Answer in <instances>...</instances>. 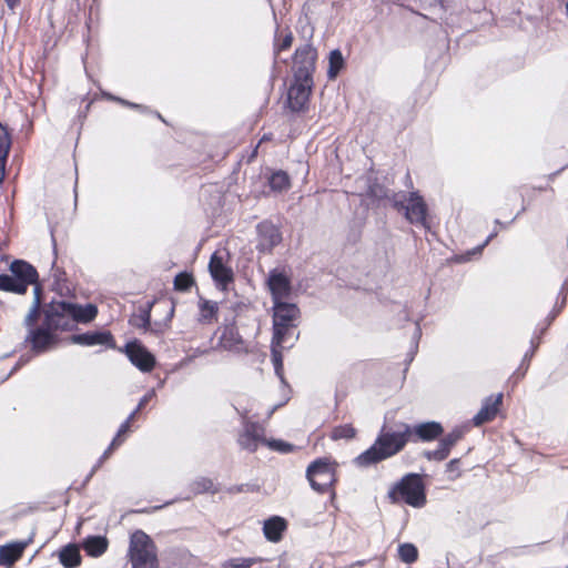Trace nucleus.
I'll return each mask as SVG.
<instances>
[{
  "label": "nucleus",
  "mask_w": 568,
  "mask_h": 568,
  "mask_svg": "<svg viewBox=\"0 0 568 568\" xmlns=\"http://www.w3.org/2000/svg\"><path fill=\"white\" fill-rule=\"evenodd\" d=\"M412 435V427L405 423L396 424L395 428H384L374 444L358 455L354 462L359 467H367L390 458L404 449Z\"/></svg>",
  "instance_id": "1"
},
{
  "label": "nucleus",
  "mask_w": 568,
  "mask_h": 568,
  "mask_svg": "<svg viewBox=\"0 0 568 568\" xmlns=\"http://www.w3.org/2000/svg\"><path fill=\"white\" fill-rule=\"evenodd\" d=\"M128 558L131 568H161L158 547L152 538L142 530L131 534Z\"/></svg>",
  "instance_id": "2"
},
{
  "label": "nucleus",
  "mask_w": 568,
  "mask_h": 568,
  "mask_svg": "<svg viewBox=\"0 0 568 568\" xmlns=\"http://www.w3.org/2000/svg\"><path fill=\"white\" fill-rule=\"evenodd\" d=\"M394 499H402L409 506L419 508L426 503L425 488L420 476L409 474L405 476L390 493Z\"/></svg>",
  "instance_id": "3"
},
{
  "label": "nucleus",
  "mask_w": 568,
  "mask_h": 568,
  "mask_svg": "<svg viewBox=\"0 0 568 568\" xmlns=\"http://www.w3.org/2000/svg\"><path fill=\"white\" fill-rule=\"evenodd\" d=\"M312 488L318 493L328 490L335 483V464L328 458L313 462L306 469Z\"/></svg>",
  "instance_id": "4"
},
{
  "label": "nucleus",
  "mask_w": 568,
  "mask_h": 568,
  "mask_svg": "<svg viewBox=\"0 0 568 568\" xmlns=\"http://www.w3.org/2000/svg\"><path fill=\"white\" fill-rule=\"evenodd\" d=\"M273 310L274 343L280 345L284 342V335L290 324L297 317L298 308L295 304L284 300L274 303Z\"/></svg>",
  "instance_id": "5"
},
{
  "label": "nucleus",
  "mask_w": 568,
  "mask_h": 568,
  "mask_svg": "<svg viewBox=\"0 0 568 568\" xmlns=\"http://www.w3.org/2000/svg\"><path fill=\"white\" fill-rule=\"evenodd\" d=\"M313 79L305 72H295L294 83L288 90V104L293 111L303 110L312 92Z\"/></svg>",
  "instance_id": "6"
},
{
  "label": "nucleus",
  "mask_w": 568,
  "mask_h": 568,
  "mask_svg": "<svg viewBox=\"0 0 568 568\" xmlns=\"http://www.w3.org/2000/svg\"><path fill=\"white\" fill-rule=\"evenodd\" d=\"M72 317L69 315L67 302H53L45 312V326L48 329L65 331L70 327Z\"/></svg>",
  "instance_id": "7"
},
{
  "label": "nucleus",
  "mask_w": 568,
  "mask_h": 568,
  "mask_svg": "<svg viewBox=\"0 0 568 568\" xmlns=\"http://www.w3.org/2000/svg\"><path fill=\"white\" fill-rule=\"evenodd\" d=\"M267 286L272 294L273 303L288 300L291 295V282L285 272L272 270L267 277Z\"/></svg>",
  "instance_id": "8"
},
{
  "label": "nucleus",
  "mask_w": 568,
  "mask_h": 568,
  "mask_svg": "<svg viewBox=\"0 0 568 568\" xmlns=\"http://www.w3.org/2000/svg\"><path fill=\"white\" fill-rule=\"evenodd\" d=\"M125 353L133 365L142 372H150L155 365L154 356L136 342L128 343Z\"/></svg>",
  "instance_id": "9"
},
{
  "label": "nucleus",
  "mask_w": 568,
  "mask_h": 568,
  "mask_svg": "<svg viewBox=\"0 0 568 568\" xmlns=\"http://www.w3.org/2000/svg\"><path fill=\"white\" fill-rule=\"evenodd\" d=\"M239 444L250 452L256 450L260 444L266 445L264 428L256 423H246L239 437Z\"/></svg>",
  "instance_id": "10"
},
{
  "label": "nucleus",
  "mask_w": 568,
  "mask_h": 568,
  "mask_svg": "<svg viewBox=\"0 0 568 568\" xmlns=\"http://www.w3.org/2000/svg\"><path fill=\"white\" fill-rule=\"evenodd\" d=\"M426 213L427 207L423 197L418 193L413 192L405 206L406 219L410 223L426 226Z\"/></svg>",
  "instance_id": "11"
},
{
  "label": "nucleus",
  "mask_w": 568,
  "mask_h": 568,
  "mask_svg": "<svg viewBox=\"0 0 568 568\" xmlns=\"http://www.w3.org/2000/svg\"><path fill=\"white\" fill-rule=\"evenodd\" d=\"M210 273L213 280L222 286H225L233 280V271L229 267L221 255L214 253L209 264Z\"/></svg>",
  "instance_id": "12"
},
{
  "label": "nucleus",
  "mask_w": 568,
  "mask_h": 568,
  "mask_svg": "<svg viewBox=\"0 0 568 568\" xmlns=\"http://www.w3.org/2000/svg\"><path fill=\"white\" fill-rule=\"evenodd\" d=\"M70 342L82 346L109 345L112 347V335L108 332H88L72 335Z\"/></svg>",
  "instance_id": "13"
},
{
  "label": "nucleus",
  "mask_w": 568,
  "mask_h": 568,
  "mask_svg": "<svg viewBox=\"0 0 568 568\" xmlns=\"http://www.w3.org/2000/svg\"><path fill=\"white\" fill-rule=\"evenodd\" d=\"M260 241L257 248L262 252H270L281 240L280 231L272 224L263 223L258 227Z\"/></svg>",
  "instance_id": "14"
},
{
  "label": "nucleus",
  "mask_w": 568,
  "mask_h": 568,
  "mask_svg": "<svg viewBox=\"0 0 568 568\" xmlns=\"http://www.w3.org/2000/svg\"><path fill=\"white\" fill-rule=\"evenodd\" d=\"M294 63L297 67L295 72L307 71L312 75L315 67V52L310 44H305L295 51Z\"/></svg>",
  "instance_id": "15"
},
{
  "label": "nucleus",
  "mask_w": 568,
  "mask_h": 568,
  "mask_svg": "<svg viewBox=\"0 0 568 568\" xmlns=\"http://www.w3.org/2000/svg\"><path fill=\"white\" fill-rule=\"evenodd\" d=\"M10 272L17 280H20L27 286L34 284L37 281L36 268L24 261L18 260L12 262L10 265Z\"/></svg>",
  "instance_id": "16"
},
{
  "label": "nucleus",
  "mask_w": 568,
  "mask_h": 568,
  "mask_svg": "<svg viewBox=\"0 0 568 568\" xmlns=\"http://www.w3.org/2000/svg\"><path fill=\"white\" fill-rule=\"evenodd\" d=\"M28 541L12 542L0 547V566H11L23 554Z\"/></svg>",
  "instance_id": "17"
},
{
  "label": "nucleus",
  "mask_w": 568,
  "mask_h": 568,
  "mask_svg": "<svg viewBox=\"0 0 568 568\" xmlns=\"http://www.w3.org/2000/svg\"><path fill=\"white\" fill-rule=\"evenodd\" d=\"M69 315L72 317L73 322L88 323L91 322L98 314V308L93 304H72L67 303Z\"/></svg>",
  "instance_id": "18"
},
{
  "label": "nucleus",
  "mask_w": 568,
  "mask_h": 568,
  "mask_svg": "<svg viewBox=\"0 0 568 568\" xmlns=\"http://www.w3.org/2000/svg\"><path fill=\"white\" fill-rule=\"evenodd\" d=\"M286 529V521L282 517L274 516L265 520L263 532L267 540L277 542L282 538V534Z\"/></svg>",
  "instance_id": "19"
},
{
  "label": "nucleus",
  "mask_w": 568,
  "mask_h": 568,
  "mask_svg": "<svg viewBox=\"0 0 568 568\" xmlns=\"http://www.w3.org/2000/svg\"><path fill=\"white\" fill-rule=\"evenodd\" d=\"M108 539L102 536L88 537L83 542V549L91 557H100L108 549Z\"/></svg>",
  "instance_id": "20"
},
{
  "label": "nucleus",
  "mask_w": 568,
  "mask_h": 568,
  "mask_svg": "<svg viewBox=\"0 0 568 568\" xmlns=\"http://www.w3.org/2000/svg\"><path fill=\"white\" fill-rule=\"evenodd\" d=\"M51 331L48 327L33 331L31 335L32 347L37 351H44L54 344L55 339Z\"/></svg>",
  "instance_id": "21"
},
{
  "label": "nucleus",
  "mask_w": 568,
  "mask_h": 568,
  "mask_svg": "<svg viewBox=\"0 0 568 568\" xmlns=\"http://www.w3.org/2000/svg\"><path fill=\"white\" fill-rule=\"evenodd\" d=\"M412 429L413 434L417 435L422 440H432L443 432V427L436 422L423 423Z\"/></svg>",
  "instance_id": "22"
},
{
  "label": "nucleus",
  "mask_w": 568,
  "mask_h": 568,
  "mask_svg": "<svg viewBox=\"0 0 568 568\" xmlns=\"http://www.w3.org/2000/svg\"><path fill=\"white\" fill-rule=\"evenodd\" d=\"M59 559L64 568L78 567L81 562V556H80L78 547L74 545L65 546L59 552Z\"/></svg>",
  "instance_id": "23"
},
{
  "label": "nucleus",
  "mask_w": 568,
  "mask_h": 568,
  "mask_svg": "<svg viewBox=\"0 0 568 568\" xmlns=\"http://www.w3.org/2000/svg\"><path fill=\"white\" fill-rule=\"evenodd\" d=\"M11 145L7 129L0 123V182L4 179L6 162Z\"/></svg>",
  "instance_id": "24"
},
{
  "label": "nucleus",
  "mask_w": 568,
  "mask_h": 568,
  "mask_svg": "<svg viewBox=\"0 0 568 568\" xmlns=\"http://www.w3.org/2000/svg\"><path fill=\"white\" fill-rule=\"evenodd\" d=\"M28 286L20 280H17L12 274L0 275V291L24 294Z\"/></svg>",
  "instance_id": "25"
},
{
  "label": "nucleus",
  "mask_w": 568,
  "mask_h": 568,
  "mask_svg": "<svg viewBox=\"0 0 568 568\" xmlns=\"http://www.w3.org/2000/svg\"><path fill=\"white\" fill-rule=\"evenodd\" d=\"M200 322L212 323L216 321L217 303L201 298L199 302Z\"/></svg>",
  "instance_id": "26"
},
{
  "label": "nucleus",
  "mask_w": 568,
  "mask_h": 568,
  "mask_svg": "<svg viewBox=\"0 0 568 568\" xmlns=\"http://www.w3.org/2000/svg\"><path fill=\"white\" fill-rule=\"evenodd\" d=\"M268 184L275 192L286 191L291 185L290 178L284 171L274 172L268 179Z\"/></svg>",
  "instance_id": "27"
},
{
  "label": "nucleus",
  "mask_w": 568,
  "mask_h": 568,
  "mask_svg": "<svg viewBox=\"0 0 568 568\" xmlns=\"http://www.w3.org/2000/svg\"><path fill=\"white\" fill-rule=\"evenodd\" d=\"M327 75L329 79H335L344 67V58L339 50H333L329 53Z\"/></svg>",
  "instance_id": "28"
},
{
  "label": "nucleus",
  "mask_w": 568,
  "mask_h": 568,
  "mask_svg": "<svg viewBox=\"0 0 568 568\" xmlns=\"http://www.w3.org/2000/svg\"><path fill=\"white\" fill-rule=\"evenodd\" d=\"M497 414V399L489 406L483 407L474 417V424L476 426L491 419Z\"/></svg>",
  "instance_id": "29"
},
{
  "label": "nucleus",
  "mask_w": 568,
  "mask_h": 568,
  "mask_svg": "<svg viewBox=\"0 0 568 568\" xmlns=\"http://www.w3.org/2000/svg\"><path fill=\"white\" fill-rule=\"evenodd\" d=\"M398 555L402 561L412 564L416 561L418 557V550L413 544H402L398 547Z\"/></svg>",
  "instance_id": "30"
},
{
  "label": "nucleus",
  "mask_w": 568,
  "mask_h": 568,
  "mask_svg": "<svg viewBox=\"0 0 568 568\" xmlns=\"http://www.w3.org/2000/svg\"><path fill=\"white\" fill-rule=\"evenodd\" d=\"M260 558H232L223 564L224 568H251L254 564L261 561Z\"/></svg>",
  "instance_id": "31"
},
{
  "label": "nucleus",
  "mask_w": 568,
  "mask_h": 568,
  "mask_svg": "<svg viewBox=\"0 0 568 568\" xmlns=\"http://www.w3.org/2000/svg\"><path fill=\"white\" fill-rule=\"evenodd\" d=\"M356 430L352 425L337 426L332 432V438L337 439H351L355 437Z\"/></svg>",
  "instance_id": "32"
},
{
  "label": "nucleus",
  "mask_w": 568,
  "mask_h": 568,
  "mask_svg": "<svg viewBox=\"0 0 568 568\" xmlns=\"http://www.w3.org/2000/svg\"><path fill=\"white\" fill-rule=\"evenodd\" d=\"M193 285V278L187 273H180L174 278V287L178 291H187Z\"/></svg>",
  "instance_id": "33"
},
{
  "label": "nucleus",
  "mask_w": 568,
  "mask_h": 568,
  "mask_svg": "<svg viewBox=\"0 0 568 568\" xmlns=\"http://www.w3.org/2000/svg\"><path fill=\"white\" fill-rule=\"evenodd\" d=\"M272 343H273L272 356H273V363H274L275 372L281 377V379H283L282 373H281L282 367H283L282 354H281V351L278 349V347H281L282 344L277 345L276 343H274V339L272 341Z\"/></svg>",
  "instance_id": "34"
},
{
  "label": "nucleus",
  "mask_w": 568,
  "mask_h": 568,
  "mask_svg": "<svg viewBox=\"0 0 568 568\" xmlns=\"http://www.w3.org/2000/svg\"><path fill=\"white\" fill-rule=\"evenodd\" d=\"M266 445L277 452L288 453L292 450L293 446L288 443L282 440H266Z\"/></svg>",
  "instance_id": "35"
},
{
  "label": "nucleus",
  "mask_w": 568,
  "mask_h": 568,
  "mask_svg": "<svg viewBox=\"0 0 568 568\" xmlns=\"http://www.w3.org/2000/svg\"><path fill=\"white\" fill-rule=\"evenodd\" d=\"M135 416V412H133L129 418L121 425L119 432H118V435L116 437L113 439L111 446H110V449L113 448L114 446H116L119 443H118V439L120 438V436H122L123 434H125L128 430H129V427H130V423L131 420L134 418Z\"/></svg>",
  "instance_id": "36"
},
{
  "label": "nucleus",
  "mask_w": 568,
  "mask_h": 568,
  "mask_svg": "<svg viewBox=\"0 0 568 568\" xmlns=\"http://www.w3.org/2000/svg\"><path fill=\"white\" fill-rule=\"evenodd\" d=\"M448 453H449V448L446 447V445L443 442H440L438 448L432 453V457L437 460H442L447 457Z\"/></svg>",
  "instance_id": "37"
},
{
  "label": "nucleus",
  "mask_w": 568,
  "mask_h": 568,
  "mask_svg": "<svg viewBox=\"0 0 568 568\" xmlns=\"http://www.w3.org/2000/svg\"><path fill=\"white\" fill-rule=\"evenodd\" d=\"M292 43H293V34H292V32L288 31L283 37L282 42L280 44H277L276 50L277 51L287 50L288 48H291Z\"/></svg>",
  "instance_id": "38"
},
{
  "label": "nucleus",
  "mask_w": 568,
  "mask_h": 568,
  "mask_svg": "<svg viewBox=\"0 0 568 568\" xmlns=\"http://www.w3.org/2000/svg\"><path fill=\"white\" fill-rule=\"evenodd\" d=\"M460 437V434L457 432H454L449 434L447 437H445L442 442L450 449V447L458 440Z\"/></svg>",
  "instance_id": "39"
},
{
  "label": "nucleus",
  "mask_w": 568,
  "mask_h": 568,
  "mask_svg": "<svg viewBox=\"0 0 568 568\" xmlns=\"http://www.w3.org/2000/svg\"><path fill=\"white\" fill-rule=\"evenodd\" d=\"M153 395H154V393H153V392H151V393L146 394V395H145L141 400H140V403H139V405H138V408H136V410H134V412L136 413L139 409H141V408H142V407H143V406H144V405H145V404L151 399V397H152Z\"/></svg>",
  "instance_id": "40"
},
{
  "label": "nucleus",
  "mask_w": 568,
  "mask_h": 568,
  "mask_svg": "<svg viewBox=\"0 0 568 568\" xmlns=\"http://www.w3.org/2000/svg\"><path fill=\"white\" fill-rule=\"evenodd\" d=\"M34 293H36V298H34V303H33L32 313H37L38 308L40 306L39 288L38 287L34 288Z\"/></svg>",
  "instance_id": "41"
},
{
  "label": "nucleus",
  "mask_w": 568,
  "mask_h": 568,
  "mask_svg": "<svg viewBox=\"0 0 568 568\" xmlns=\"http://www.w3.org/2000/svg\"><path fill=\"white\" fill-rule=\"evenodd\" d=\"M19 1L20 0H4V2L10 9H14L19 4Z\"/></svg>",
  "instance_id": "42"
},
{
  "label": "nucleus",
  "mask_w": 568,
  "mask_h": 568,
  "mask_svg": "<svg viewBox=\"0 0 568 568\" xmlns=\"http://www.w3.org/2000/svg\"><path fill=\"white\" fill-rule=\"evenodd\" d=\"M141 320L143 322V324H142L143 327L146 328L150 324L149 314L143 315V317Z\"/></svg>",
  "instance_id": "43"
},
{
  "label": "nucleus",
  "mask_w": 568,
  "mask_h": 568,
  "mask_svg": "<svg viewBox=\"0 0 568 568\" xmlns=\"http://www.w3.org/2000/svg\"><path fill=\"white\" fill-rule=\"evenodd\" d=\"M212 486L211 481H205V485L203 486L202 489H200L199 491H205L207 490L210 487Z\"/></svg>",
  "instance_id": "44"
},
{
  "label": "nucleus",
  "mask_w": 568,
  "mask_h": 568,
  "mask_svg": "<svg viewBox=\"0 0 568 568\" xmlns=\"http://www.w3.org/2000/svg\"><path fill=\"white\" fill-rule=\"evenodd\" d=\"M498 398H499V406H500L503 403V394L501 393H499Z\"/></svg>",
  "instance_id": "45"
},
{
  "label": "nucleus",
  "mask_w": 568,
  "mask_h": 568,
  "mask_svg": "<svg viewBox=\"0 0 568 568\" xmlns=\"http://www.w3.org/2000/svg\"><path fill=\"white\" fill-rule=\"evenodd\" d=\"M372 194H373L374 196H377V197L382 196V194H378V193H377V192H375L374 190H372Z\"/></svg>",
  "instance_id": "46"
},
{
  "label": "nucleus",
  "mask_w": 568,
  "mask_h": 568,
  "mask_svg": "<svg viewBox=\"0 0 568 568\" xmlns=\"http://www.w3.org/2000/svg\"><path fill=\"white\" fill-rule=\"evenodd\" d=\"M27 320H28V321H31V320H32V313H30V314H29V316H28V318H27Z\"/></svg>",
  "instance_id": "47"
},
{
  "label": "nucleus",
  "mask_w": 568,
  "mask_h": 568,
  "mask_svg": "<svg viewBox=\"0 0 568 568\" xmlns=\"http://www.w3.org/2000/svg\"><path fill=\"white\" fill-rule=\"evenodd\" d=\"M436 2L443 3L444 0H435Z\"/></svg>",
  "instance_id": "48"
}]
</instances>
